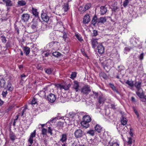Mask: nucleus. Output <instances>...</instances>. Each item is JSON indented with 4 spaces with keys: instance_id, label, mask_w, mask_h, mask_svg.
Masks as SVG:
<instances>
[{
    "instance_id": "c85d7f7f",
    "label": "nucleus",
    "mask_w": 146,
    "mask_h": 146,
    "mask_svg": "<svg viewBox=\"0 0 146 146\" xmlns=\"http://www.w3.org/2000/svg\"><path fill=\"white\" fill-rule=\"evenodd\" d=\"M36 25L35 24L31 25V26L29 27L28 29L29 33H32V29L34 30L36 28Z\"/></svg>"
},
{
    "instance_id": "c756f323",
    "label": "nucleus",
    "mask_w": 146,
    "mask_h": 146,
    "mask_svg": "<svg viewBox=\"0 0 146 146\" xmlns=\"http://www.w3.org/2000/svg\"><path fill=\"white\" fill-rule=\"evenodd\" d=\"M127 120L126 118L123 117H122L121 119V123L122 125H125L127 124Z\"/></svg>"
},
{
    "instance_id": "ea45409f",
    "label": "nucleus",
    "mask_w": 146,
    "mask_h": 146,
    "mask_svg": "<svg viewBox=\"0 0 146 146\" xmlns=\"http://www.w3.org/2000/svg\"><path fill=\"white\" fill-rule=\"evenodd\" d=\"M37 103V99L35 98V96L33 98V100L31 101V104H35Z\"/></svg>"
},
{
    "instance_id": "a19ab883",
    "label": "nucleus",
    "mask_w": 146,
    "mask_h": 146,
    "mask_svg": "<svg viewBox=\"0 0 146 146\" xmlns=\"http://www.w3.org/2000/svg\"><path fill=\"white\" fill-rule=\"evenodd\" d=\"M75 36L77 38V39L80 42L83 41V39L81 36H80L78 34L76 33Z\"/></svg>"
},
{
    "instance_id": "052dcab7",
    "label": "nucleus",
    "mask_w": 146,
    "mask_h": 146,
    "mask_svg": "<svg viewBox=\"0 0 146 146\" xmlns=\"http://www.w3.org/2000/svg\"><path fill=\"white\" fill-rule=\"evenodd\" d=\"M69 115L72 118H73L75 115V114L72 112H70L69 113Z\"/></svg>"
},
{
    "instance_id": "1a4fd4ad",
    "label": "nucleus",
    "mask_w": 146,
    "mask_h": 146,
    "mask_svg": "<svg viewBox=\"0 0 146 146\" xmlns=\"http://www.w3.org/2000/svg\"><path fill=\"white\" fill-rule=\"evenodd\" d=\"M30 15L28 14H23L21 16V19L24 22H27L30 18Z\"/></svg>"
},
{
    "instance_id": "423d86ee",
    "label": "nucleus",
    "mask_w": 146,
    "mask_h": 146,
    "mask_svg": "<svg viewBox=\"0 0 146 146\" xmlns=\"http://www.w3.org/2000/svg\"><path fill=\"white\" fill-rule=\"evenodd\" d=\"M98 52L99 54H102L104 52L105 48L102 44H99L97 48Z\"/></svg>"
},
{
    "instance_id": "72a5a7b5",
    "label": "nucleus",
    "mask_w": 146,
    "mask_h": 146,
    "mask_svg": "<svg viewBox=\"0 0 146 146\" xmlns=\"http://www.w3.org/2000/svg\"><path fill=\"white\" fill-rule=\"evenodd\" d=\"M44 70L46 73L48 74H50L52 73L53 69L52 68H45Z\"/></svg>"
},
{
    "instance_id": "4be33fe9",
    "label": "nucleus",
    "mask_w": 146,
    "mask_h": 146,
    "mask_svg": "<svg viewBox=\"0 0 146 146\" xmlns=\"http://www.w3.org/2000/svg\"><path fill=\"white\" fill-rule=\"evenodd\" d=\"M82 119L85 121L90 122L91 121L92 119L89 115H85L83 117Z\"/></svg>"
},
{
    "instance_id": "4d7b16f0",
    "label": "nucleus",
    "mask_w": 146,
    "mask_h": 146,
    "mask_svg": "<svg viewBox=\"0 0 146 146\" xmlns=\"http://www.w3.org/2000/svg\"><path fill=\"white\" fill-rule=\"evenodd\" d=\"M127 143L129 144H131L132 143V139L131 137H129L128 138Z\"/></svg>"
},
{
    "instance_id": "c9c22d12",
    "label": "nucleus",
    "mask_w": 146,
    "mask_h": 146,
    "mask_svg": "<svg viewBox=\"0 0 146 146\" xmlns=\"http://www.w3.org/2000/svg\"><path fill=\"white\" fill-rule=\"evenodd\" d=\"M55 43H56L57 45L59 44V43L56 41H52L51 42H50L47 45L49 47H51Z\"/></svg>"
},
{
    "instance_id": "4468645a",
    "label": "nucleus",
    "mask_w": 146,
    "mask_h": 146,
    "mask_svg": "<svg viewBox=\"0 0 146 146\" xmlns=\"http://www.w3.org/2000/svg\"><path fill=\"white\" fill-rule=\"evenodd\" d=\"M91 24L94 26H96V24L98 25V19L97 18L96 15H95L93 17L91 21Z\"/></svg>"
},
{
    "instance_id": "5701e85b",
    "label": "nucleus",
    "mask_w": 146,
    "mask_h": 146,
    "mask_svg": "<svg viewBox=\"0 0 146 146\" xmlns=\"http://www.w3.org/2000/svg\"><path fill=\"white\" fill-rule=\"evenodd\" d=\"M94 128L95 131L99 133L102 131L103 128L102 127L98 124L96 125Z\"/></svg>"
},
{
    "instance_id": "58836bf2",
    "label": "nucleus",
    "mask_w": 146,
    "mask_h": 146,
    "mask_svg": "<svg viewBox=\"0 0 146 146\" xmlns=\"http://www.w3.org/2000/svg\"><path fill=\"white\" fill-rule=\"evenodd\" d=\"M87 134H88L91 136H93L94 135V131L93 130H90L87 132Z\"/></svg>"
},
{
    "instance_id": "338daca9",
    "label": "nucleus",
    "mask_w": 146,
    "mask_h": 146,
    "mask_svg": "<svg viewBox=\"0 0 146 146\" xmlns=\"http://www.w3.org/2000/svg\"><path fill=\"white\" fill-rule=\"evenodd\" d=\"M102 76L105 79L107 77V75H106V74L105 73L102 74Z\"/></svg>"
},
{
    "instance_id": "393cba45",
    "label": "nucleus",
    "mask_w": 146,
    "mask_h": 146,
    "mask_svg": "<svg viewBox=\"0 0 146 146\" xmlns=\"http://www.w3.org/2000/svg\"><path fill=\"white\" fill-rule=\"evenodd\" d=\"M24 52L26 56L28 55L29 53L30 49L27 46L24 47L23 48Z\"/></svg>"
},
{
    "instance_id": "b1692460",
    "label": "nucleus",
    "mask_w": 146,
    "mask_h": 146,
    "mask_svg": "<svg viewBox=\"0 0 146 146\" xmlns=\"http://www.w3.org/2000/svg\"><path fill=\"white\" fill-rule=\"evenodd\" d=\"M91 6L90 3H87L84 7L83 10L81 11V13H83L85 11L90 9Z\"/></svg>"
},
{
    "instance_id": "8fccbe9b",
    "label": "nucleus",
    "mask_w": 146,
    "mask_h": 146,
    "mask_svg": "<svg viewBox=\"0 0 146 146\" xmlns=\"http://www.w3.org/2000/svg\"><path fill=\"white\" fill-rule=\"evenodd\" d=\"M47 133V129L45 128H42V134L43 135H46Z\"/></svg>"
},
{
    "instance_id": "69168bd1",
    "label": "nucleus",
    "mask_w": 146,
    "mask_h": 146,
    "mask_svg": "<svg viewBox=\"0 0 146 146\" xmlns=\"http://www.w3.org/2000/svg\"><path fill=\"white\" fill-rule=\"evenodd\" d=\"M6 46L7 47H9L11 46V44L10 42H8L6 44Z\"/></svg>"
},
{
    "instance_id": "603ef678",
    "label": "nucleus",
    "mask_w": 146,
    "mask_h": 146,
    "mask_svg": "<svg viewBox=\"0 0 146 146\" xmlns=\"http://www.w3.org/2000/svg\"><path fill=\"white\" fill-rule=\"evenodd\" d=\"M52 131V129H51L50 127H48V132L49 133H50L51 135H52L53 134Z\"/></svg>"
},
{
    "instance_id": "de8ad7c7",
    "label": "nucleus",
    "mask_w": 146,
    "mask_h": 146,
    "mask_svg": "<svg viewBox=\"0 0 146 146\" xmlns=\"http://www.w3.org/2000/svg\"><path fill=\"white\" fill-rule=\"evenodd\" d=\"M144 55V53L142 52L139 56L138 58L140 60H142L143 59Z\"/></svg>"
},
{
    "instance_id": "dca6fc26",
    "label": "nucleus",
    "mask_w": 146,
    "mask_h": 146,
    "mask_svg": "<svg viewBox=\"0 0 146 146\" xmlns=\"http://www.w3.org/2000/svg\"><path fill=\"white\" fill-rule=\"evenodd\" d=\"M64 123L63 122L61 121H58L57 124L56 126V128L58 130L62 129L64 127Z\"/></svg>"
},
{
    "instance_id": "6e6d98bb",
    "label": "nucleus",
    "mask_w": 146,
    "mask_h": 146,
    "mask_svg": "<svg viewBox=\"0 0 146 146\" xmlns=\"http://www.w3.org/2000/svg\"><path fill=\"white\" fill-rule=\"evenodd\" d=\"M7 93V91L5 92L3 91L2 93V95L3 96V98H5Z\"/></svg>"
},
{
    "instance_id": "a878e982",
    "label": "nucleus",
    "mask_w": 146,
    "mask_h": 146,
    "mask_svg": "<svg viewBox=\"0 0 146 146\" xmlns=\"http://www.w3.org/2000/svg\"><path fill=\"white\" fill-rule=\"evenodd\" d=\"M100 12L102 15L104 14L107 11V9L105 6H102L100 7Z\"/></svg>"
},
{
    "instance_id": "680f3d73",
    "label": "nucleus",
    "mask_w": 146,
    "mask_h": 146,
    "mask_svg": "<svg viewBox=\"0 0 146 146\" xmlns=\"http://www.w3.org/2000/svg\"><path fill=\"white\" fill-rule=\"evenodd\" d=\"M131 49V47H126L125 48V50L127 51H129Z\"/></svg>"
},
{
    "instance_id": "cd10ccee",
    "label": "nucleus",
    "mask_w": 146,
    "mask_h": 146,
    "mask_svg": "<svg viewBox=\"0 0 146 146\" xmlns=\"http://www.w3.org/2000/svg\"><path fill=\"white\" fill-rule=\"evenodd\" d=\"M71 84H70L66 85V84L64 85H62L61 90L64 89L65 90H69V88L70 87Z\"/></svg>"
},
{
    "instance_id": "9d476101",
    "label": "nucleus",
    "mask_w": 146,
    "mask_h": 146,
    "mask_svg": "<svg viewBox=\"0 0 146 146\" xmlns=\"http://www.w3.org/2000/svg\"><path fill=\"white\" fill-rule=\"evenodd\" d=\"M60 137V141L62 143L66 142L67 139V134L66 133H62Z\"/></svg>"
},
{
    "instance_id": "2f4dec72",
    "label": "nucleus",
    "mask_w": 146,
    "mask_h": 146,
    "mask_svg": "<svg viewBox=\"0 0 146 146\" xmlns=\"http://www.w3.org/2000/svg\"><path fill=\"white\" fill-rule=\"evenodd\" d=\"M141 90H137V91L136 92V94L140 98H143L144 96L143 92H141Z\"/></svg>"
},
{
    "instance_id": "2eb2a0df",
    "label": "nucleus",
    "mask_w": 146,
    "mask_h": 146,
    "mask_svg": "<svg viewBox=\"0 0 146 146\" xmlns=\"http://www.w3.org/2000/svg\"><path fill=\"white\" fill-rule=\"evenodd\" d=\"M32 13L35 17L37 19H39L38 15L39 13L37 12V10L35 8L32 7Z\"/></svg>"
},
{
    "instance_id": "5fc2aeb1",
    "label": "nucleus",
    "mask_w": 146,
    "mask_h": 146,
    "mask_svg": "<svg viewBox=\"0 0 146 146\" xmlns=\"http://www.w3.org/2000/svg\"><path fill=\"white\" fill-rule=\"evenodd\" d=\"M58 116L57 117H55L52 118L49 121H48V123H50V122H51L52 123L54 122V121H55V120L56 118L57 117H58Z\"/></svg>"
},
{
    "instance_id": "7ed1b4c3",
    "label": "nucleus",
    "mask_w": 146,
    "mask_h": 146,
    "mask_svg": "<svg viewBox=\"0 0 146 146\" xmlns=\"http://www.w3.org/2000/svg\"><path fill=\"white\" fill-rule=\"evenodd\" d=\"M91 89L90 86L88 85H85L84 86L81 90V93L83 94L87 95L90 92Z\"/></svg>"
},
{
    "instance_id": "6ab92c4d",
    "label": "nucleus",
    "mask_w": 146,
    "mask_h": 146,
    "mask_svg": "<svg viewBox=\"0 0 146 146\" xmlns=\"http://www.w3.org/2000/svg\"><path fill=\"white\" fill-rule=\"evenodd\" d=\"M74 84L73 86V89H75L76 92H77L79 90V83L77 81H74Z\"/></svg>"
},
{
    "instance_id": "c03bdc74",
    "label": "nucleus",
    "mask_w": 146,
    "mask_h": 146,
    "mask_svg": "<svg viewBox=\"0 0 146 146\" xmlns=\"http://www.w3.org/2000/svg\"><path fill=\"white\" fill-rule=\"evenodd\" d=\"M98 35V33L97 31L96 30H94L93 31V33L92 34V36L93 37L94 36L96 37L97 35Z\"/></svg>"
},
{
    "instance_id": "0eeeda50",
    "label": "nucleus",
    "mask_w": 146,
    "mask_h": 146,
    "mask_svg": "<svg viewBox=\"0 0 146 146\" xmlns=\"http://www.w3.org/2000/svg\"><path fill=\"white\" fill-rule=\"evenodd\" d=\"M36 135V130H35L34 131L32 132L30 135L29 138L28 140V142L32 144L33 143V138L35 137Z\"/></svg>"
},
{
    "instance_id": "39448f33",
    "label": "nucleus",
    "mask_w": 146,
    "mask_h": 146,
    "mask_svg": "<svg viewBox=\"0 0 146 146\" xmlns=\"http://www.w3.org/2000/svg\"><path fill=\"white\" fill-rule=\"evenodd\" d=\"M48 101L51 103H53L56 99V96L52 93H50L47 96Z\"/></svg>"
},
{
    "instance_id": "aec40b11",
    "label": "nucleus",
    "mask_w": 146,
    "mask_h": 146,
    "mask_svg": "<svg viewBox=\"0 0 146 146\" xmlns=\"http://www.w3.org/2000/svg\"><path fill=\"white\" fill-rule=\"evenodd\" d=\"M106 17H100L98 19V25L100 24H104L106 21Z\"/></svg>"
},
{
    "instance_id": "0e129e2a",
    "label": "nucleus",
    "mask_w": 146,
    "mask_h": 146,
    "mask_svg": "<svg viewBox=\"0 0 146 146\" xmlns=\"http://www.w3.org/2000/svg\"><path fill=\"white\" fill-rule=\"evenodd\" d=\"M93 94L96 97H98L99 94L98 92H96L94 91H93Z\"/></svg>"
},
{
    "instance_id": "f3484780",
    "label": "nucleus",
    "mask_w": 146,
    "mask_h": 146,
    "mask_svg": "<svg viewBox=\"0 0 146 146\" xmlns=\"http://www.w3.org/2000/svg\"><path fill=\"white\" fill-rule=\"evenodd\" d=\"M109 86L115 92L117 93L118 94H120V92L118 91V89H117L113 84L112 83H110L109 84Z\"/></svg>"
},
{
    "instance_id": "ddd939ff",
    "label": "nucleus",
    "mask_w": 146,
    "mask_h": 146,
    "mask_svg": "<svg viewBox=\"0 0 146 146\" xmlns=\"http://www.w3.org/2000/svg\"><path fill=\"white\" fill-rule=\"evenodd\" d=\"M141 82L140 81L136 82L134 84V85L137 89V90H141L142 92L143 90L142 88H141Z\"/></svg>"
},
{
    "instance_id": "49530a36",
    "label": "nucleus",
    "mask_w": 146,
    "mask_h": 146,
    "mask_svg": "<svg viewBox=\"0 0 146 146\" xmlns=\"http://www.w3.org/2000/svg\"><path fill=\"white\" fill-rule=\"evenodd\" d=\"M98 102L100 104H102L103 102V98L102 96H99L98 99Z\"/></svg>"
},
{
    "instance_id": "f257e3e1",
    "label": "nucleus",
    "mask_w": 146,
    "mask_h": 146,
    "mask_svg": "<svg viewBox=\"0 0 146 146\" xmlns=\"http://www.w3.org/2000/svg\"><path fill=\"white\" fill-rule=\"evenodd\" d=\"M6 82L4 79L3 77L0 78V89L4 88L5 89H7L10 91L13 90V88L12 87L11 82L10 81H8L7 82V86H5Z\"/></svg>"
},
{
    "instance_id": "774afa93",
    "label": "nucleus",
    "mask_w": 146,
    "mask_h": 146,
    "mask_svg": "<svg viewBox=\"0 0 146 146\" xmlns=\"http://www.w3.org/2000/svg\"><path fill=\"white\" fill-rule=\"evenodd\" d=\"M71 146H78L77 143L76 142H74L71 145Z\"/></svg>"
},
{
    "instance_id": "473e14b6",
    "label": "nucleus",
    "mask_w": 146,
    "mask_h": 146,
    "mask_svg": "<svg viewBox=\"0 0 146 146\" xmlns=\"http://www.w3.org/2000/svg\"><path fill=\"white\" fill-rule=\"evenodd\" d=\"M125 83L132 87L134 86V82L133 81H129L127 80L125 82Z\"/></svg>"
},
{
    "instance_id": "9b49d317",
    "label": "nucleus",
    "mask_w": 146,
    "mask_h": 146,
    "mask_svg": "<svg viewBox=\"0 0 146 146\" xmlns=\"http://www.w3.org/2000/svg\"><path fill=\"white\" fill-rule=\"evenodd\" d=\"M90 19L89 15L88 14H86L84 16L83 23L84 24H88L90 21Z\"/></svg>"
},
{
    "instance_id": "f704fd0d",
    "label": "nucleus",
    "mask_w": 146,
    "mask_h": 146,
    "mask_svg": "<svg viewBox=\"0 0 146 146\" xmlns=\"http://www.w3.org/2000/svg\"><path fill=\"white\" fill-rule=\"evenodd\" d=\"M63 6V9L64 12L67 11L68 10V3H65Z\"/></svg>"
},
{
    "instance_id": "79ce46f5",
    "label": "nucleus",
    "mask_w": 146,
    "mask_h": 146,
    "mask_svg": "<svg viewBox=\"0 0 146 146\" xmlns=\"http://www.w3.org/2000/svg\"><path fill=\"white\" fill-rule=\"evenodd\" d=\"M1 40L3 43H5L7 41L6 38L4 35L1 36Z\"/></svg>"
},
{
    "instance_id": "bb28decb",
    "label": "nucleus",
    "mask_w": 146,
    "mask_h": 146,
    "mask_svg": "<svg viewBox=\"0 0 146 146\" xmlns=\"http://www.w3.org/2000/svg\"><path fill=\"white\" fill-rule=\"evenodd\" d=\"M89 122L85 121H84L83 120L81 122V123L84 127L87 128L90 126V125L89 124Z\"/></svg>"
},
{
    "instance_id": "13d9d810",
    "label": "nucleus",
    "mask_w": 146,
    "mask_h": 146,
    "mask_svg": "<svg viewBox=\"0 0 146 146\" xmlns=\"http://www.w3.org/2000/svg\"><path fill=\"white\" fill-rule=\"evenodd\" d=\"M133 129L131 128H130V129L129 134H130V135L131 136V137H133Z\"/></svg>"
},
{
    "instance_id": "4c0bfd02",
    "label": "nucleus",
    "mask_w": 146,
    "mask_h": 146,
    "mask_svg": "<svg viewBox=\"0 0 146 146\" xmlns=\"http://www.w3.org/2000/svg\"><path fill=\"white\" fill-rule=\"evenodd\" d=\"M53 56L55 57H58L61 55V54L58 52H55L52 53Z\"/></svg>"
},
{
    "instance_id": "e2e57ef3",
    "label": "nucleus",
    "mask_w": 146,
    "mask_h": 146,
    "mask_svg": "<svg viewBox=\"0 0 146 146\" xmlns=\"http://www.w3.org/2000/svg\"><path fill=\"white\" fill-rule=\"evenodd\" d=\"M111 146H119V144L116 142L113 143Z\"/></svg>"
},
{
    "instance_id": "f03ea898",
    "label": "nucleus",
    "mask_w": 146,
    "mask_h": 146,
    "mask_svg": "<svg viewBox=\"0 0 146 146\" xmlns=\"http://www.w3.org/2000/svg\"><path fill=\"white\" fill-rule=\"evenodd\" d=\"M112 61L110 59L106 60L103 62L101 63V65L108 72L111 68Z\"/></svg>"
},
{
    "instance_id": "20e7f679",
    "label": "nucleus",
    "mask_w": 146,
    "mask_h": 146,
    "mask_svg": "<svg viewBox=\"0 0 146 146\" xmlns=\"http://www.w3.org/2000/svg\"><path fill=\"white\" fill-rule=\"evenodd\" d=\"M74 135L76 138H80L84 135V132L81 129H77L75 130L74 133Z\"/></svg>"
},
{
    "instance_id": "e433bc0d",
    "label": "nucleus",
    "mask_w": 146,
    "mask_h": 146,
    "mask_svg": "<svg viewBox=\"0 0 146 146\" xmlns=\"http://www.w3.org/2000/svg\"><path fill=\"white\" fill-rule=\"evenodd\" d=\"M56 26L58 28H61L63 27V23L60 21H59L56 23Z\"/></svg>"
},
{
    "instance_id": "37998d69",
    "label": "nucleus",
    "mask_w": 146,
    "mask_h": 146,
    "mask_svg": "<svg viewBox=\"0 0 146 146\" xmlns=\"http://www.w3.org/2000/svg\"><path fill=\"white\" fill-rule=\"evenodd\" d=\"M76 72H72L71 74L70 78L71 79H73L74 78L76 77Z\"/></svg>"
},
{
    "instance_id": "7c9ffc66",
    "label": "nucleus",
    "mask_w": 146,
    "mask_h": 146,
    "mask_svg": "<svg viewBox=\"0 0 146 146\" xmlns=\"http://www.w3.org/2000/svg\"><path fill=\"white\" fill-rule=\"evenodd\" d=\"M17 3L19 6H23L26 4V2L24 0H21L18 1Z\"/></svg>"
},
{
    "instance_id": "f8f14e48",
    "label": "nucleus",
    "mask_w": 146,
    "mask_h": 146,
    "mask_svg": "<svg viewBox=\"0 0 146 146\" xmlns=\"http://www.w3.org/2000/svg\"><path fill=\"white\" fill-rule=\"evenodd\" d=\"M98 39L93 38L91 40L92 47L93 48H95L99 44L97 41Z\"/></svg>"
},
{
    "instance_id": "864d4df0",
    "label": "nucleus",
    "mask_w": 146,
    "mask_h": 146,
    "mask_svg": "<svg viewBox=\"0 0 146 146\" xmlns=\"http://www.w3.org/2000/svg\"><path fill=\"white\" fill-rule=\"evenodd\" d=\"M39 94H41L42 95L41 96H45V92L44 91H43V90H41L39 92Z\"/></svg>"
},
{
    "instance_id": "09e8293b",
    "label": "nucleus",
    "mask_w": 146,
    "mask_h": 146,
    "mask_svg": "<svg viewBox=\"0 0 146 146\" xmlns=\"http://www.w3.org/2000/svg\"><path fill=\"white\" fill-rule=\"evenodd\" d=\"M63 36H62L63 38L64 39L65 41L66 42V40L67 38V34L65 32H64L63 33Z\"/></svg>"
},
{
    "instance_id": "a18cd8bd",
    "label": "nucleus",
    "mask_w": 146,
    "mask_h": 146,
    "mask_svg": "<svg viewBox=\"0 0 146 146\" xmlns=\"http://www.w3.org/2000/svg\"><path fill=\"white\" fill-rule=\"evenodd\" d=\"M129 3V0H125L123 2V5L125 7L127 6L128 3Z\"/></svg>"
},
{
    "instance_id": "3c124183",
    "label": "nucleus",
    "mask_w": 146,
    "mask_h": 146,
    "mask_svg": "<svg viewBox=\"0 0 146 146\" xmlns=\"http://www.w3.org/2000/svg\"><path fill=\"white\" fill-rule=\"evenodd\" d=\"M27 76H26L25 74H22L20 76L21 78V82H23L24 80L23 79H24Z\"/></svg>"
},
{
    "instance_id": "6e6552de",
    "label": "nucleus",
    "mask_w": 146,
    "mask_h": 146,
    "mask_svg": "<svg viewBox=\"0 0 146 146\" xmlns=\"http://www.w3.org/2000/svg\"><path fill=\"white\" fill-rule=\"evenodd\" d=\"M41 17L42 20L46 23L48 22L49 19V17L47 14L43 11L41 13Z\"/></svg>"
},
{
    "instance_id": "a211bd4d",
    "label": "nucleus",
    "mask_w": 146,
    "mask_h": 146,
    "mask_svg": "<svg viewBox=\"0 0 146 146\" xmlns=\"http://www.w3.org/2000/svg\"><path fill=\"white\" fill-rule=\"evenodd\" d=\"M9 137L10 139L13 142H14L15 139L17 138L15 133L11 131L9 133Z\"/></svg>"
},
{
    "instance_id": "bf43d9fd",
    "label": "nucleus",
    "mask_w": 146,
    "mask_h": 146,
    "mask_svg": "<svg viewBox=\"0 0 146 146\" xmlns=\"http://www.w3.org/2000/svg\"><path fill=\"white\" fill-rule=\"evenodd\" d=\"M62 84H57L55 85L58 88H60V90H61Z\"/></svg>"
},
{
    "instance_id": "412c9836",
    "label": "nucleus",
    "mask_w": 146,
    "mask_h": 146,
    "mask_svg": "<svg viewBox=\"0 0 146 146\" xmlns=\"http://www.w3.org/2000/svg\"><path fill=\"white\" fill-rule=\"evenodd\" d=\"M2 1L5 4L7 7H11L13 5L12 1L10 0H2Z\"/></svg>"
}]
</instances>
